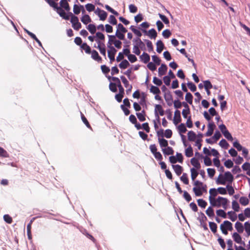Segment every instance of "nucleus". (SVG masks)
<instances>
[{
    "label": "nucleus",
    "instance_id": "obj_64",
    "mask_svg": "<svg viewBox=\"0 0 250 250\" xmlns=\"http://www.w3.org/2000/svg\"><path fill=\"white\" fill-rule=\"evenodd\" d=\"M224 165L226 167H227V168H231L233 167V163L232 162V161L230 160H227V161H226L224 163Z\"/></svg>",
    "mask_w": 250,
    "mask_h": 250
},
{
    "label": "nucleus",
    "instance_id": "obj_48",
    "mask_svg": "<svg viewBox=\"0 0 250 250\" xmlns=\"http://www.w3.org/2000/svg\"><path fill=\"white\" fill-rule=\"evenodd\" d=\"M192 99L193 96L192 94L190 93H187L185 96V100L189 104H192Z\"/></svg>",
    "mask_w": 250,
    "mask_h": 250
},
{
    "label": "nucleus",
    "instance_id": "obj_10",
    "mask_svg": "<svg viewBox=\"0 0 250 250\" xmlns=\"http://www.w3.org/2000/svg\"><path fill=\"white\" fill-rule=\"evenodd\" d=\"M209 196L208 197V200L209 203H211L217 197V196L218 194L217 189L215 188H210L209 190Z\"/></svg>",
    "mask_w": 250,
    "mask_h": 250
},
{
    "label": "nucleus",
    "instance_id": "obj_55",
    "mask_svg": "<svg viewBox=\"0 0 250 250\" xmlns=\"http://www.w3.org/2000/svg\"><path fill=\"white\" fill-rule=\"evenodd\" d=\"M232 208L235 211H238L239 210V204L236 201H233L232 202Z\"/></svg>",
    "mask_w": 250,
    "mask_h": 250
},
{
    "label": "nucleus",
    "instance_id": "obj_21",
    "mask_svg": "<svg viewBox=\"0 0 250 250\" xmlns=\"http://www.w3.org/2000/svg\"><path fill=\"white\" fill-rule=\"evenodd\" d=\"M244 226L241 223L237 222L235 224V228L237 231V233H242L244 231Z\"/></svg>",
    "mask_w": 250,
    "mask_h": 250
},
{
    "label": "nucleus",
    "instance_id": "obj_15",
    "mask_svg": "<svg viewBox=\"0 0 250 250\" xmlns=\"http://www.w3.org/2000/svg\"><path fill=\"white\" fill-rule=\"evenodd\" d=\"M191 164L193 166L192 168H195L196 169H200L201 167L200 164L198 160L195 158H192L190 160Z\"/></svg>",
    "mask_w": 250,
    "mask_h": 250
},
{
    "label": "nucleus",
    "instance_id": "obj_4",
    "mask_svg": "<svg viewBox=\"0 0 250 250\" xmlns=\"http://www.w3.org/2000/svg\"><path fill=\"white\" fill-rule=\"evenodd\" d=\"M108 41L107 42V46L110 47H113L112 45H114V47L118 49H120L122 47V42L119 40H118L115 36L114 35H108Z\"/></svg>",
    "mask_w": 250,
    "mask_h": 250
},
{
    "label": "nucleus",
    "instance_id": "obj_2",
    "mask_svg": "<svg viewBox=\"0 0 250 250\" xmlns=\"http://www.w3.org/2000/svg\"><path fill=\"white\" fill-rule=\"evenodd\" d=\"M229 200L225 197L218 196L213 201L210 203V206L217 208H222L227 209L229 206Z\"/></svg>",
    "mask_w": 250,
    "mask_h": 250
},
{
    "label": "nucleus",
    "instance_id": "obj_40",
    "mask_svg": "<svg viewBox=\"0 0 250 250\" xmlns=\"http://www.w3.org/2000/svg\"><path fill=\"white\" fill-rule=\"evenodd\" d=\"M229 215V218L232 221H235L237 219V215L236 213L233 211H229L228 212Z\"/></svg>",
    "mask_w": 250,
    "mask_h": 250
},
{
    "label": "nucleus",
    "instance_id": "obj_41",
    "mask_svg": "<svg viewBox=\"0 0 250 250\" xmlns=\"http://www.w3.org/2000/svg\"><path fill=\"white\" fill-rule=\"evenodd\" d=\"M98 16L99 17L100 20L104 21L106 19L107 14L105 11L103 10L102 11H101V13Z\"/></svg>",
    "mask_w": 250,
    "mask_h": 250
},
{
    "label": "nucleus",
    "instance_id": "obj_54",
    "mask_svg": "<svg viewBox=\"0 0 250 250\" xmlns=\"http://www.w3.org/2000/svg\"><path fill=\"white\" fill-rule=\"evenodd\" d=\"M197 203L200 207L203 208H205L207 205V202L202 199H198Z\"/></svg>",
    "mask_w": 250,
    "mask_h": 250
},
{
    "label": "nucleus",
    "instance_id": "obj_56",
    "mask_svg": "<svg viewBox=\"0 0 250 250\" xmlns=\"http://www.w3.org/2000/svg\"><path fill=\"white\" fill-rule=\"evenodd\" d=\"M85 8L88 12H91L95 10V6L94 5L91 4V3H88L85 5Z\"/></svg>",
    "mask_w": 250,
    "mask_h": 250
},
{
    "label": "nucleus",
    "instance_id": "obj_30",
    "mask_svg": "<svg viewBox=\"0 0 250 250\" xmlns=\"http://www.w3.org/2000/svg\"><path fill=\"white\" fill-rule=\"evenodd\" d=\"M173 168L176 174L179 176L182 172V167L178 165H172Z\"/></svg>",
    "mask_w": 250,
    "mask_h": 250
},
{
    "label": "nucleus",
    "instance_id": "obj_1",
    "mask_svg": "<svg viewBox=\"0 0 250 250\" xmlns=\"http://www.w3.org/2000/svg\"><path fill=\"white\" fill-rule=\"evenodd\" d=\"M193 191L196 196H201L204 193L207 192V186L203 183L196 180L193 183Z\"/></svg>",
    "mask_w": 250,
    "mask_h": 250
},
{
    "label": "nucleus",
    "instance_id": "obj_45",
    "mask_svg": "<svg viewBox=\"0 0 250 250\" xmlns=\"http://www.w3.org/2000/svg\"><path fill=\"white\" fill-rule=\"evenodd\" d=\"M129 65V63L126 60H123L120 64H119V67L121 68L122 69H125L127 68Z\"/></svg>",
    "mask_w": 250,
    "mask_h": 250
},
{
    "label": "nucleus",
    "instance_id": "obj_14",
    "mask_svg": "<svg viewBox=\"0 0 250 250\" xmlns=\"http://www.w3.org/2000/svg\"><path fill=\"white\" fill-rule=\"evenodd\" d=\"M133 42H134V44L138 46L140 49H141L143 50L145 49V44L139 38L134 39Z\"/></svg>",
    "mask_w": 250,
    "mask_h": 250
},
{
    "label": "nucleus",
    "instance_id": "obj_18",
    "mask_svg": "<svg viewBox=\"0 0 250 250\" xmlns=\"http://www.w3.org/2000/svg\"><path fill=\"white\" fill-rule=\"evenodd\" d=\"M220 226H223V228L225 229H228L230 231H231L233 229L232 224L229 221H225L223 223L220 225Z\"/></svg>",
    "mask_w": 250,
    "mask_h": 250
},
{
    "label": "nucleus",
    "instance_id": "obj_28",
    "mask_svg": "<svg viewBox=\"0 0 250 250\" xmlns=\"http://www.w3.org/2000/svg\"><path fill=\"white\" fill-rule=\"evenodd\" d=\"M199 169H196L195 168H191L190 169V172H191V178L192 180L194 182L195 180V179L197 177L199 172H198V170Z\"/></svg>",
    "mask_w": 250,
    "mask_h": 250
},
{
    "label": "nucleus",
    "instance_id": "obj_39",
    "mask_svg": "<svg viewBox=\"0 0 250 250\" xmlns=\"http://www.w3.org/2000/svg\"><path fill=\"white\" fill-rule=\"evenodd\" d=\"M81 48L84 50L85 52L87 54H90L91 51V48L89 45H88L86 43H83L81 45Z\"/></svg>",
    "mask_w": 250,
    "mask_h": 250
},
{
    "label": "nucleus",
    "instance_id": "obj_50",
    "mask_svg": "<svg viewBox=\"0 0 250 250\" xmlns=\"http://www.w3.org/2000/svg\"><path fill=\"white\" fill-rule=\"evenodd\" d=\"M209 226L210 229L213 233H215L216 232L217 226V225L215 223L209 222Z\"/></svg>",
    "mask_w": 250,
    "mask_h": 250
},
{
    "label": "nucleus",
    "instance_id": "obj_36",
    "mask_svg": "<svg viewBox=\"0 0 250 250\" xmlns=\"http://www.w3.org/2000/svg\"><path fill=\"white\" fill-rule=\"evenodd\" d=\"M95 40L105 41V36L101 32H98L95 35Z\"/></svg>",
    "mask_w": 250,
    "mask_h": 250
},
{
    "label": "nucleus",
    "instance_id": "obj_31",
    "mask_svg": "<svg viewBox=\"0 0 250 250\" xmlns=\"http://www.w3.org/2000/svg\"><path fill=\"white\" fill-rule=\"evenodd\" d=\"M163 152L166 155L173 154L174 151L171 147L167 146L162 148Z\"/></svg>",
    "mask_w": 250,
    "mask_h": 250
},
{
    "label": "nucleus",
    "instance_id": "obj_43",
    "mask_svg": "<svg viewBox=\"0 0 250 250\" xmlns=\"http://www.w3.org/2000/svg\"><path fill=\"white\" fill-rule=\"evenodd\" d=\"M125 32H122L116 30L115 36H116V38H117L119 40H123L125 39Z\"/></svg>",
    "mask_w": 250,
    "mask_h": 250
},
{
    "label": "nucleus",
    "instance_id": "obj_59",
    "mask_svg": "<svg viewBox=\"0 0 250 250\" xmlns=\"http://www.w3.org/2000/svg\"><path fill=\"white\" fill-rule=\"evenodd\" d=\"M219 145L225 148H227L229 146L228 142L225 139H222L220 141Z\"/></svg>",
    "mask_w": 250,
    "mask_h": 250
},
{
    "label": "nucleus",
    "instance_id": "obj_47",
    "mask_svg": "<svg viewBox=\"0 0 250 250\" xmlns=\"http://www.w3.org/2000/svg\"><path fill=\"white\" fill-rule=\"evenodd\" d=\"M239 202L243 206H246L249 203L248 198L245 197H241L239 199Z\"/></svg>",
    "mask_w": 250,
    "mask_h": 250
},
{
    "label": "nucleus",
    "instance_id": "obj_5",
    "mask_svg": "<svg viewBox=\"0 0 250 250\" xmlns=\"http://www.w3.org/2000/svg\"><path fill=\"white\" fill-rule=\"evenodd\" d=\"M95 42H96L97 45H95L94 47L97 48L99 50L100 53L105 58L106 48L105 41L95 40Z\"/></svg>",
    "mask_w": 250,
    "mask_h": 250
},
{
    "label": "nucleus",
    "instance_id": "obj_34",
    "mask_svg": "<svg viewBox=\"0 0 250 250\" xmlns=\"http://www.w3.org/2000/svg\"><path fill=\"white\" fill-rule=\"evenodd\" d=\"M193 153L192 148L190 146H189L185 150V155L188 157H190L193 155Z\"/></svg>",
    "mask_w": 250,
    "mask_h": 250
},
{
    "label": "nucleus",
    "instance_id": "obj_8",
    "mask_svg": "<svg viewBox=\"0 0 250 250\" xmlns=\"http://www.w3.org/2000/svg\"><path fill=\"white\" fill-rule=\"evenodd\" d=\"M157 135L158 137L163 138L164 137H165L166 138L169 139L171 137L172 135V132L169 129H166L165 131L163 129H160L157 131Z\"/></svg>",
    "mask_w": 250,
    "mask_h": 250
},
{
    "label": "nucleus",
    "instance_id": "obj_25",
    "mask_svg": "<svg viewBox=\"0 0 250 250\" xmlns=\"http://www.w3.org/2000/svg\"><path fill=\"white\" fill-rule=\"evenodd\" d=\"M141 60L145 63H147L150 60V56L148 54L144 52L140 57Z\"/></svg>",
    "mask_w": 250,
    "mask_h": 250
},
{
    "label": "nucleus",
    "instance_id": "obj_3",
    "mask_svg": "<svg viewBox=\"0 0 250 250\" xmlns=\"http://www.w3.org/2000/svg\"><path fill=\"white\" fill-rule=\"evenodd\" d=\"M233 176L229 172H226L224 174H220L218 177L216 182L218 184L225 185L226 183H231L233 180Z\"/></svg>",
    "mask_w": 250,
    "mask_h": 250
},
{
    "label": "nucleus",
    "instance_id": "obj_58",
    "mask_svg": "<svg viewBox=\"0 0 250 250\" xmlns=\"http://www.w3.org/2000/svg\"><path fill=\"white\" fill-rule=\"evenodd\" d=\"M108 21L109 22L113 25H116L117 24V20L115 18V17L113 15H110L108 19Z\"/></svg>",
    "mask_w": 250,
    "mask_h": 250
},
{
    "label": "nucleus",
    "instance_id": "obj_37",
    "mask_svg": "<svg viewBox=\"0 0 250 250\" xmlns=\"http://www.w3.org/2000/svg\"><path fill=\"white\" fill-rule=\"evenodd\" d=\"M150 92L154 94H159L161 92L158 87L152 85L150 86Z\"/></svg>",
    "mask_w": 250,
    "mask_h": 250
},
{
    "label": "nucleus",
    "instance_id": "obj_35",
    "mask_svg": "<svg viewBox=\"0 0 250 250\" xmlns=\"http://www.w3.org/2000/svg\"><path fill=\"white\" fill-rule=\"evenodd\" d=\"M145 115V112L144 111H142L141 112L136 113L137 118L141 122H144L146 120Z\"/></svg>",
    "mask_w": 250,
    "mask_h": 250
},
{
    "label": "nucleus",
    "instance_id": "obj_33",
    "mask_svg": "<svg viewBox=\"0 0 250 250\" xmlns=\"http://www.w3.org/2000/svg\"><path fill=\"white\" fill-rule=\"evenodd\" d=\"M211 206L209 207L206 211V213L209 217H213L214 216V209Z\"/></svg>",
    "mask_w": 250,
    "mask_h": 250
},
{
    "label": "nucleus",
    "instance_id": "obj_32",
    "mask_svg": "<svg viewBox=\"0 0 250 250\" xmlns=\"http://www.w3.org/2000/svg\"><path fill=\"white\" fill-rule=\"evenodd\" d=\"M245 230L247 233V236H250V223L246 222L244 223V230Z\"/></svg>",
    "mask_w": 250,
    "mask_h": 250
},
{
    "label": "nucleus",
    "instance_id": "obj_61",
    "mask_svg": "<svg viewBox=\"0 0 250 250\" xmlns=\"http://www.w3.org/2000/svg\"><path fill=\"white\" fill-rule=\"evenodd\" d=\"M160 19L162 20V21L166 24H168L169 23L168 19L165 16L161 14H158Z\"/></svg>",
    "mask_w": 250,
    "mask_h": 250
},
{
    "label": "nucleus",
    "instance_id": "obj_20",
    "mask_svg": "<svg viewBox=\"0 0 250 250\" xmlns=\"http://www.w3.org/2000/svg\"><path fill=\"white\" fill-rule=\"evenodd\" d=\"M90 53L91 54V57L93 60L97 62H100L102 61V58L99 55V54L97 51L93 50Z\"/></svg>",
    "mask_w": 250,
    "mask_h": 250
},
{
    "label": "nucleus",
    "instance_id": "obj_26",
    "mask_svg": "<svg viewBox=\"0 0 250 250\" xmlns=\"http://www.w3.org/2000/svg\"><path fill=\"white\" fill-rule=\"evenodd\" d=\"M157 36V33L156 30L152 28L148 31L147 36L150 39H155Z\"/></svg>",
    "mask_w": 250,
    "mask_h": 250
},
{
    "label": "nucleus",
    "instance_id": "obj_38",
    "mask_svg": "<svg viewBox=\"0 0 250 250\" xmlns=\"http://www.w3.org/2000/svg\"><path fill=\"white\" fill-rule=\"evenodd\" d=\"M86 28L92 34H95L96 31V27L93 24H89Z\"/></svg>",
    "mask_w": 250,
    "mask_h": 250
},
{
    "label": "nucleus",
    "instance_id": "obj_44",
    "mask_svg": "<svg viewBox=\"0 0 250 250\" xmlns=\"http://www.w3.org/2000/svg\"><path fill=\"white\" fill-rule=\"evenodd\" d=\"M226 189H227V191H228V194L229 195H232L235 193L234 189L231 185H227Z\"/></svg>",
    "mask_w": 250,
    "mask_h": 250
},
{
    "label": "nucleus",
    "instance_id": "obj_46",
    "mask_svg": "<svg viewBox=\"0 0 250 250\" xmlns=\"http://www.w3.org/2000/svg\"><path fill=\"white\" fill-rule=\"evenodd\" d=\"M216 214L220 216L223 218H227V214L225 212V211L223 209H218L216 211Z\"/></svg>",
    "mask_w": 250,
    "mask_h": 250
},
{
    "label": "nucleus",
    "instance_id": "obj_9",
    "mask_svg": "<svg viewBox=\"0 0 250 250\" xmlns=\"http://www.w3.org/2000/svg\"><path fill=\"white\" fill-rule=\"evenodd\" d=\"M107 54L110 62H112L115 60V56L117 52V50L114 47L107 46Z\"/></svg>",
    "mask_w": 250,
    "mask_h": 250
},
{
    "label": "nucleus",
    "instance_id": "obj_51",
    "mask_svg": "<svg viewBox=\"0 0 250 250\" xmlns=\"http://www.w3.org/2000/svg\"><path fill=\"white\" fill-rule=\"evenodd\" d=\"M233 146L235 147L238 151H241L244 148L239 144V143L237 140L233 143Z\"/></svg>",
    "mask_w": 250,
    "mask_h": 250
},
{
    "label": "nucleus",
    "instance_id": "obj_42",
    "mask_svg": "<svg viewBox=\"0 0 250 250\" xmlns=\"http://www.w3.org/2000/svg\"><path fill=\"white\" fill-rule=\"evenodd\" d=\"M130 29L131 30V31L136 35H137V36H138L139 37H140L142 36V34L141 32V31L136 29L134 26H131L130 27Z\"/></svg>",
    "mask_w": 250,
    "mask_h": 250
},
{
    "label": "nucleus",
    "instance_id": "obj_23",
    "mask_svg": "<svg viewBox=\"0 0 250 250\" xmlns=\"http://www.w3.org/2000/svg\"><path fill=\"white\" fill-rule=\"evenodd\" d=\"M196 134L193 131H189L188 133V138L189 141L194 142L196 140Z\"/></svg>",
    "mask_w": 250,
    "mask_h": 250
},
{
    "label": "nucleus",
    "instance_id": "obj_7",
    "mask_svg": "<svg viewBox=\"0 0 250 250\" xmlns=\"http://www.w3.org/2000/svg\"><path fill=\"white\" fill-rule=\"evenodd\" d=\"M70 15L71 16L70 21L72 23V27L75 30H79L81 28L82 25L79 21L78 18L74 16L72 13H70Z\"/></svg>",
    "mask_w": 250,
    "mask_h": 250
},
{
    "label": "nucleus",
    "instance_id": "obj_24",
    "mask_svg": "<svg viewBox=\"0 0 250 250\" xmlns=\"http://www.w3.org/2000/svg\"><path fill=\"white\" fill-rule=\"evenodd\" d=\"M158 142L160 146L163 148L167 147L168 146V142L166 139L162 137H158Z\"/></svg>",
    "mask_w": 250,
    "mask_h": 250
},
{
    "label": "nucleus",
    "instance_id": "obj_49",
    "mask_svg": "<svg viewBox=\"0 0 250 250\" xmlns=\"http://www.w3.org/2000/svg\"><path fill=\"white\" fill-rule=\"evenodd\" d=\"M221 137L220 132L217 130L215 132L214 135L212 136V139L214 140V142H216Z\"/></svg>",
    "mask_w": 250,
    "mask_h": 250
},
{
    "label": "nucleus",
    "instance_id": "obj_62",
    "mask_svg": "<svg viewBox=\"0 0 250 250\" xmlns=\"http://www.w3.org/2000/svg\"><path fill=\"white\" fill-rule=\"evenodd\" d=\"M127 58L128 60L132 63H133L137 61V57L133 54H130L128 56Z\"/></svg>",
    "mask_w": 250,
    "mask_h": 250
},
{
    "label": "nucleus",
    "instance_id": "obj_29",
    "mask_svg": "<svg viewBox=\"0 0 250 250\" xmlns=\"http://www.w3.org/2000/svg\"><path fill=\"white\" fill-rule=\"evenodd\" d=\"M60 3L62 8H64L67 11L70 10V7L66 0H61Z\"/></svg>",
    "mask_w": 250,
    "mask_h": 250
},
{
    "label": "nucleus",
    "instance_id": "obj_11",
    "mask_svg": "<svg viewBox=\"0 0 250 250\" xmlns=\"http://www.w3.org/2000/svg\"><path fill=\"white\" fill-rule=\"evenodd\" d=\"M216 127V125L213 122H209L208 125V130L205 134V136L207 137L211 136Z\"/></svg>",
    "mask_w": 250,
    "mask_h": 250
},
{
    "label": "nucleus",
    "instance_id": "obj_12",
    "mask_svg": "<svg viewBox=\"0 0 250 250\" xmlns=\"http://www.w3.org/2000/svg\"><path fill=\"white\" fill-rule=\"evenodd\" d=\"M233 240L238 244L245 246V243L242 240V237L237 232H234L232 235Z\"/></svg>",
    "mask_w": 250,
    "mask_h": 250
},
{
    "label": "nucleus",
    "instance_id": "obj_57",
    "mask_svg": "<svg viewBox=\"0 0 250 250\" xmlns=\"http://www.w3.org/2000/svg\"><path fill=\"white\" fill-rule=\"evenodd\" d=\"M204 83V86L205 89H211L212 88V85L211 83L210 82L207 80L203 82Z\"/></svg>",
    "mask_w": 250,
    "mask_h": 250
},
{
    "label": "nucleus",
    "instance_id": "obj_60",
    "mask_svg": "<svg viewBox=\"0 0 250 250\" xmlns=\"http://www.w3.org/2000/svg\"><path fill=\"white\" fill-rule=\"evenodd\" d=\"M117 31H119L120 32H125V33H126L127 32V30L121 23L118 24L117 25Z\"/></svg>",
    "mask_w": 250,
    "mask_h": 250
},
{
    "label": "nucleus",
    "instance_id": "obj_27",
    "mask_svg": "<svg viewBox=\"0 0 250 250\" xmlns=\"http://www.w3.org/2000/svg\"><path fill=\"white\" fill-rule=\"evenodd\" d=\"M156 46H157V48H156L157 52L159 53H161L162 50L164 49V44L163 43V42L160 40L156 42Z\"/></svg>",
    "mask_w": 250,
    "mask_h": 250
},
{
    "label": "nucleus",
    "instance_id": "obj_22",
    "mask_svg": "<svg viewBox=\"0 0 250 250\" xmlns=\"http://www.w3.org/2000/svg\"><path fill=\"white\" fill-rule=\"evenodd\" d=\"M178 132L180 134H183L186 133V132L187 131L186 126V125L182 123L178 125L177 127Z\"/></svg>",
    "mask_w": 250,
    "mask_h": 250
},
{
    "label": "nucleus",
    "instance_id": "obj_6",
    "mask_svg": "<svg viewBox=\"0 0 250 250\" xmlns=\"http://www.w3.org/2000/svg\"><path fill=\"white\" fill-rule=\"evenodd\" d=\"M154 114L155 118H157V121L158 123L160 124L159 115L163 116L164 115V110L161 105L155 104L154 108Z\"/></svg>",
    "mask_w": 250,
    "mask_h": 250
},
{
    "label": "nucleus",
    "instance_id": "obj_16",
    "mask_svg": "<svg viewBox=\"0 0 250 250\" xmlns=\"http://www.w3.org/2000/svg\"><path fill=\"white\" fill-rule=\"evenodd\" d=\"M165 99L168 105L170 106L172 104V96L170 93H166L164 95Z\"/></svg>",
    "mask_w": 250,
    "mask_h": 250
},
{
    "label": "nucleus",
    "instance_id": "obj_63",
    "mask_svg": "<svg viewBox=\"0 0 250 250\" xmlns=\"http://www.w3.org/2000/svg\"><path fill=\"white\" fill-rule=\"evenodd\" d=\"M204 162L205 165L206 166H210L212 165V162H211V159L207 156L204 157Z\"/></svg>",
    "mask_w": 250,
    "mask_h": 250
},
{
    "label": "nucleus",
    "instance_id": "obj_17",
    "mask_svg": "<svg viewBox=\"0 0 250 250\" xmlns=\"http://www.w3.org/2000/svg\"><path fill=\"white\" fill-rule=\"evenodd\" d=\"M167 66L165 64H162L161 66L158 68V74L159 76L161 77L162 76L165 74L167 71Z\"/></svg>",
    "mask_w": 250,
    "mask_h": 250
},
{
    "label": "nucleus",
    "instance_id": "obj_19",
    "mask_svg": "<svg viewBox=\"0 0 250 250\" xmlns=\"http://www.w3.org/2000/svg\"><path fill=\"white\" fill-rule=\"evenodd\" d=\"M81 21L84 24H87L92 21L89 16L87 14H84L81 18Z\"/></svg>",
    "mask_w": 250,
    "mask_h": 250
},
{
    "label": "nucleus",
    "instance_id": "obj_53",
    "mask_svg": "<svg viewBox=\"0 0 250 250\" xmlns=\"http://www.w3.org/2000/svg\"><path fill=\"white\" fill-rule=\"evenodd\" d=\"M81 11V5H78L77 4H74L73 6V12L74 14L76 15H78Z\"/></svg>",
    "mask_w": 250,
    "mask_h": 250
},
{
    "label": "nucleus",
    "instance_id": "obj_52",
    "mask_svg": "<svg viewBox=\"0 0 250 250\" xmlns=\"http://www.w3.org/2000/svg\"><path fill=\"white\" fill-rule=\"evenodd\" d=\"M181 180L186 185L188 184V179L186 173H183L182 176L180 178Z\"/></svg>",
    "mask_w": 250,
    "mask_h": 250
},
{
    "label": "nucleus",
    "instance_id": "obj_13",
    "mask_svg": "<svg viewBox=\"0 0 250 250\" xmlns=\"http://www.w3.org/2000/svg\"><path fill=\"white\" fill-rule=\"evenodd\" d=\"M181 122V112L179 110H176L174 112V116L173 119V124L177 125Z\"/></svg>",
    "mask_w": 250,
    "mask_h": 250
}]
</instances>
